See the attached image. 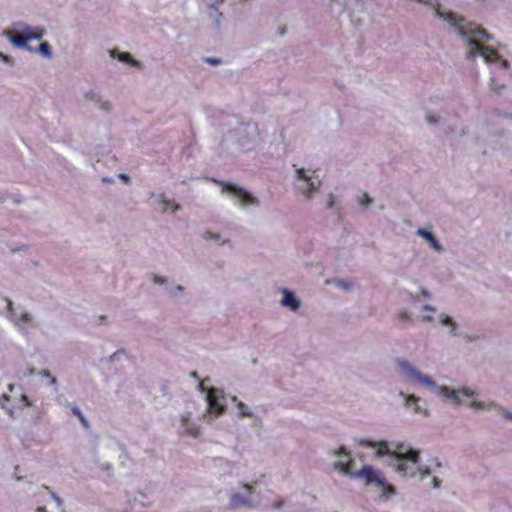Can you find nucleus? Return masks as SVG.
<instances>
[{"label": "nucleus", "mask_w": 512, "mask_h": 512, "mask_svg": "<svg viewBox=\"0 0 512 512\" xmlns=\"http://www.w3.org/2000/svg\"><path fill=\"white\" fill-rule=\"evenodd\" d=\"M363 447L374 448L376 458L387 456L385 463L392 467L402 477H416L424 479L431 475V470L427 466L420 464V451L412 448L407 443H391L385 440L373 441L367 439L359 440Z\"/></svg>", "instance_id": "1"}, {"label": "nucleus", "mask_w": 512, "mask_h": 512, "mask_svg": "<svg viewBox=\"0 0 512 512\" xmlns=\"http://www.w3.org/2000/svg\"><path fill=\"white\" fill-rule=\"evenodd\" d=\"M337 461L334 463V468L339 472L363 480L367 486H376L380 488L383 496L395 495V487L386 481V478L381 471L376 470L371 465H364L360 470L354 469V461L350 457V452L346 447L341 446L333 451Z\"/></svg>", "instance_id": "2"}, {"label": "nucleus", "mask_w": 512, "mask_h": 512, "mask_svg": "<svg viewBox=\"0 0 512 512\" xmlns=\"http://www.w3.org/2000/svg\"><path fill=\"white\" fill-rule=\"evenodd\" d=\"M399 371L409 380L418 381L421 384L433 389L434 393L445 400L450 401L455 406L462 404L461 396L474 397L476 392L470 388L463 387L452 389L448 386L438 385L430 376L423 374L411 362L406 359H397Z\"/></svg>", "instance_id": "3"}, {"label": "nucleus", "mask_w": 512, "mask_h": 512, "mask_svg": "<svg viewBox=\"0 0 512 512\" xmlns=\"http://www.w3.org/2000/svg\"><path fill=\"white\" fill-rule=\"evenodd\" d=\"M464 22L467 24V26H471V31L473 33H471L470 40L472 42H474V47H475L473 56L468 57L467 56L468 51H469L468 42H467V40L463 39L462 37H459L464 43L465 59H467L469 61H473L477 57H482L486 63H494V62L500 61V65L503 68L508 69L510 67L509 62L505 59H501V57L499 56V54L496 52L495 49L486 45V43L490 42L493 39V36L491 34H489L485 29H483L480 25L475 24L471 21H468L465 17H464Z\"/></svg>", "instance_id": "4"}, {"label": "nucleus", "mask_w": 512, "mask_h": 512, "mask_svg": "<svg viewBox=\"0 0 512 512\" xmlns=\"http://www.w3.org/2000/svg\"><path fill=\"white\" fill-rule=\"evenodd\" d=\"M294 168V182L293 186L295 191L302 195L306 200H310L314 197L322 185V180L316 172L311 169L297 167Z\"/></svg>", "instance_id": "5"}, {"label": "nucleus", "mask_w": 512, "mask_h": 512, "mask_svg": "<svg viewBox=\"0 0 512 512\" xmlns=\"http://www.w3.org/2000/svg\"><path fill=\"white\" fill-rule=\"evenodd\" d=\"M256 482H239L238 489H231L228 493L229 507L231 509H254L258 506Z\"/></svg>", "instance_id": "6"}, {"label": "nucleus", "mask_w": 512, "mask_h": 512, "mask_svg": "<svg viewBox=\"0 0 512 512\" xmlns=\"http://www.w3.org/2000/svg\"><path fill=\"white\" fill-rule=\"evenodd\" d=\"M229 137L241 148L250 150L259 143V129L255 123L240 124L230 132Z\"/></svg>", "instance_id": "7"}, {"label": "nucleus", "mask_w": 512, "mask_h": 512, "mask_svg": "<svg viewBox=\"0 0 512 512\" xmlns=\"http://www.w3.org/2000/svg\"><path fill=\"white\" fill-rule=\"evenodd\" d=\"M215 182L221 186L223 193H226L227 195L235 199L236 203L239 204L241 207H245L247 205L258 206L260 204L259 199L257 197L253 196L247 190L236 184L216 180Z\"/></svg>", "instance_id": "8"}, {"label": "nucleus", "mask_w": 512, "mask_h": 512, "mask_svg": "<svg viewBox=\"0 0 512 512\" xmlns=\"http://www.w3.org/2000/svg\"><path fill=\"white\" fill-rule=\"evenodd\" d=\"M225 394L222 390L211 387L207 391V412L208 415L204 416L207 422L213 421L216 417L222 416L226 412V405L222 403Z\"/></svg>", "instance_id": "9"}, {"label": "nucleus", "mask_w": 512, "mask_h": 512, "mask_svg": "<svg viewBox=\"0 0 512 512\" xmlns=\"http://www.w3.org/2000/svg\"><path fill=\"white\" fill-rule=\"evenodd\" d=\"M83 99L87 104H93L98 109L105 113H110L113 109V104L106 99L100 91L89 89L83 93Z\"/></svg>", "instance_id": "10"}, {"label": "nucleus", "mask_w": 512, "mask_h": 512, "mask_svg": "<svg viewBox=\"0 0 512 512\" xmlns=\"http://www.w3.org/2000/svg\"><path fill=\"white\" fill-rule=\"evenodd\" d=\"M13 28L28 40H41L45 34L44 28L38 26L33 27L24 22L15 23Z\"/></svg>", "instance_id": "11"}, {"label": "nucleus", "mask_w": 512, "mask_h": 512, "mask_svg": "<svg viewBox=\"0 0 512 512\" xmlns=\"http://www.w3.org/2000/svg\"><path fill=\"white\" fill-rule=\"evenodd\" d=\"M280 293L282 294V299L280 301L281 306L293 312L299 310L301 301L293 291L287 288H282L280 289Z\"/></svg>", "instance_id": "12"}, {"label": "nucleus", "mask_w": 512, "mask_h": 512, "mask_svg": "<svg viewBox=\"0 0 512 512\" xmlns=\"http://www.w3.org/2000/svg\"><path fill=\"white\" fill-rule=\"evenodd\" d=\"M181 427L189 436L194 438L200 436V426L192 420L191 412H185L181 415Z\"/></svg>", "instance_id": "13"}, {"label": "nucleus", "mask_w": 512, "mask_h": 512, "mask_svg": "<svg viewBox=\"0 0 512 512\" xmlns=\"http://www.w3.org/2000/svg\"><path fill=\"white\" fill-rule=\"evenodd\" d=\"M399 395L405 399V406L412 407L415 413L422 414L426 417L430 415L428 409L419 404L421 401L420 397L414 394H405L403 391L399 392Z\"/></svg>", "instance_id": "14"}, {"label": "nucleus", "mask_w": 512, "mask_h": 512, "mask_svg": "<svg viewBox=\"0 0 512 512\" xmlns=\"http://www.w3.org/2000/svg\"><path fill=\"white\" fill-rule=\"evenodd\" d=\"M3 35L9 39V41L16 47L26 49L30 52L33 51L32 47L28 44V39H26L19 32H16L14 28L11 30H4Z\"/></svg>", "instance_id": "15"}, {"label": "nucleus", "mask_w": 512, "mask_h": 512, "mask_svg": "<svg viewBox=\"0 0 512 512\" xmlns=\"http://www.w3.org/2000/svg\"><path fill=\"white\" fill-rule=\"evenodd\" d=\"M109 55L113 59H117L118 61L131 65L133 67L142 68V63L133 58V56L129 52H120L117 49L109 50Z\"/></svg>", "instance_id": "16"}, {"label": "nucleus", "mask_w": 512, "mask_h": 512, "mask_svg": "<svg viewBox=\"0 0 512 512\" xmlns=\"http://www.w3.org/2000/svg\"><path fill=\"white\" fill-rule=\"evenodd\" d=\"M416 235L425 239L437 253H444L445 249L432 232L423 228H419L416 230Z\"/></svg>", "instance_id": "17"}, {"label": "nucleus", "mask_w": 512, "mask_h": 512, "mask_svg": "<svg viewBox=\"0 0 512 512\" xmlns=\"http://www.w3.org/2000/svg\"><path fill=\"white\" fill-rule=\"evenodd\" d=\"M439 323L442 326H445L449 329V334L453 337H457L459 334V326L456 321L452 317H450L447 314H440L439 315Z\"/></svg>", "instance_id": "18"}, {"label": "nucleus", "mask_w": 512, "mask_h": 512, "mask_svg": "<svg viewBox=\"0 0 512 512\" xmlns=\"http://www.w3.org/2000/svg\"><path fill=\"white\" fill-rule=\"evenodd\" d=\"M231 400L236 405L239 418L253 417V411L248 405H246L244 402L240 401L236 396H232Z\"/></svg>", "instance_id": "19"}, {"label": "nucleus", "mask_w": 512, "mask_h": 512, "mask_svg": "<svg viewBox=\"0 0 512 512\" xmlns=\"http://www.w3.org/2000/svg\"><path fill=\"white\" fill-rule=\"evenodd\" d=\"M151 197L154 199V202L160 207V211L162 213H165L168 210V207H170L171 200L168 199L165 195H156L152 193Z\"/></svg>", "instance_id": "20"}, {"label": "nucleus", "mask_w": 512, "mask_h": 512, "mask_svg": "<svg viewBox=\"0 0 512 512\" xmlns=\"http://www.w3.org/2000/svg\"><path fill=\"white\" fill-rule=\"evenodd\" d=\"M327 284H333L339 289L349 292L353 289V284L350 281L341 279V278H333L332 280H327Z\"/></svg>", "instance_id": "21"}, {"label": "nucleus", "mask_w": 512, "mask_h": 512, "mask_svg": "<svg viewBox=\"0 0 512 512\" xmlns=\"http://www.w3.org/2000/svg\"><path fill=\"white\" fill-rule=\"evenodd\" d=\"M470 407L473 409H476V410H497L499 412V408L501 406H499L498 404H496L494 402H490V403L486 404L484 402L474 400L471 402Z\"/></svg>", "instance_id": "22"}, {"label": "nucleus", "mask_w": 512, "mask_h": 512, "mask_svg": "<svg viewBox=\"0 0 512 512\" xmlns=\"http://www.w3.org/2000/svg\"><path fill=\"white\" fill-rule=\"evenodd\" d=\"M446 116L447 114L443 115L441 113H429L426 115V122L430 125L444 124L446 123Z\"/></svg>", "instance_id": "23"}, {"label": "nucleus", "mask_w": 512, "mask_h": 512, "mask_svg": "<svg viewBox=\"0 0 512 512\" xmlns=\"http://www.w3.org/2000/svg\"><path fill=\"white\" fill-rule=\"evenodd\" d=\"M42 489L51 495V498L55 502L58 510L60 512H65L64 501L49 486H43Z\"/></svg>", "instance_id": "24"}, {"label": "nucleus", "mask_w": 512, "mask_h": 512, "mask_svg": "<svg viewBox=\"0 0 512 512\" xmlns=\"http://www.w3.org/2000/svg\"><path fill=\"white\" fill-rule=\"evenodd\" d=\"M6 302H7V306H6V316L7 318L12 322L14 323V325H18V320H17V314L15 313L14 311V303L11 299L9 298H6Z\"/></svg>", "instance_id": "25"}, {"label": "nucleus", "mask_w": 512, "mask_h": 512, "mask_svg": "<svg viewBox=\"0 0 512 512\" xmlns=\"http://www.w3.org/2000/svg\"><path fill=\"white\" fill-rule=\"evenodd\" d=\"M356 200H357V203L365 209L370 207L374 202L373 198L370 197L367 193H362V194L358 195Z\"/></svg>", "instance_id": "26"}, {"label": "nucleus", "mask_w": 512, "mask_h": 512, "mask_svg": "<svg viewBox=\"0 0 512 512\" xmlns=\"http://www.w3.org/2000/svg\"><path fill=\"white\" fill-rule=\"evenodd\" d=\"M69 407L71 408V411L72 413L79 419V421L81 422V424L85 427V428H88L89 427V422L88 420L86 419V417L83 415L82 411L80 410L79 407H77L76 405H69Z\"/></svg>", "instance_id": "27"}, {"label": "nucleus", "mask_w": 512, "mask_h": 512, "mask_svg": "<svg viewBox=\"0 0 512 512\" xmlns=\"http://www.w3.org/2000/svg\"><path fill=\"white\" fill-rule=\"evenodd\" d=\"M410 297L414 301H420L421 298L430 299L432 297V294L425 287H421L419 293H410Z\"/></svg>", "instance_id": "28"}, {"label": "nucleus", "mask_w": 512, "mask_h": 512, "mask_svg": "<svg viewBox=\"0 0 512 512\" xmlns=\"http://www.w3.org/2000/svg\"><path fill=\"white\" fill-rule=\"evenodd\" d=\"M35 52L41 54L44 57L51 58L52 57V51L51 47L48 42H42L38 49L34 50Z\"/></svg>", "instance_id": "29"}, {"label": "nucleus", "mask_w": 512, "mask_h": 512, "mask_svg": "<svg viewBox=\"0 0 512 512\" xmlns=\"http://www.w3.org/2000/svg\"><path fill=\"white\" fill-rule=\"evenodd\" d=\"M457 337H461L466 343L476 342L483 338V336L479 334H468L461 331L459 332Z\"/></svg>", "instance_id": "30"}, {"label": "nucleus", "mask_w": 512, "mask_h": 512, "mask_svg": "<svg viewBox=\"0 0 512 512\" xmlns=\"http://www.w3.org/2000/svg\"><path fill=\"white\" fill-rule=\"evenodd\" d=\"M457 121H454V122H450L448 121V119L446 118V123H444L443 125H445V128H444V133L446 135H449V134H452V133H456L458 131V126H457Z\"/></svg>", "instance_id": "31"}, {"label": "nucleus", "mask_w": 512, "mask_h": 512, "mask_svg": "<svg viewBox=\"0 0 512 512\" xmlns=\"http://www.w3.org/2000/svg\"><path fill=\"white\" fill-rule=\"evenodd\" d=\"M123 354H124V350L123 349L117 350L112 355H110L107 358H105L104 362L106 364H113V363L119 361L120 360V356L123 355Z\"/></svg>", "instance_id": "32"}, {"label": "nucleus", "mask_w": 512, "mask_h": 512, "mask_svg": "<svg viewBox=\"0 0 512 512\" xmlns=\"http://www.w3.org/2000/svg\"><path fill=\"white\" fill-rule=\"evenodd\" d=\"M10 399V396L6 393H4L1 397H0V405L2 406L3 409L6 410V412L11 416V417H15V413H14V409L13 408H10V407H7L5 404H4V401H8Z\"/></svg>", "instance_id": "33"}, {"label": "nucleus", "mask_w": 512, "mask_h": 512, "mask_svg": "<svg viewBox=\"0 0 512 512\" xmlns=\"http://www.w3.org/2000/svg\"><path fill=\"white\" fill-rule=\"evenodd\" d=\"M184 292V287L182 285H176L175 287L168 290L169 296L173 298H179L182 296Z\"/></svg>", "instance_id": "34"}, {"label": "nucleus", "mask_w": 512, "mask_h": 512, "mask_svg": "<svg viewBox=\"0 0 512 512\" xmlns=\"http://www.w3.org/2000/svg\"><path fill=\"white\" fill-rule=\"evenodd\" d=\"M29 250V246L24 243H18L16 245H13L10 247V252L12 254L20 253V252H27Z\"/></svg>", "instance_id": "35"}, {"label": "nucleus", "mask_w": 512, "mask_h": 512, "mask_svg": "<svg viewBox=\"0 0 512 512\" xmlns=\"http://www.w3.org/2000/svg\"><path fill=\"white\" fill-rule=\"evenodd\" d=\"M202 238L204 240H214V241H219L221 236L220 234H217V233H214L212 231H205L203 234H202Z\"/></svg>", "instance_id": "36"}, {"label": "nucleus", "mask_w": 512, "mask_h": 512, "mask_svg": "<svg viewBox=\"0 0 512 512\" xmlns=\"http://www.w3.org/2000/svg\"><path fill=\"white\" fill-rule=\"evenodd\" d=\"M17 320L18 325L20 324V322L31 323L33 320V316L29 312H22L19 317L17 316Z\"/></svg>", "instance_id": "37"}, {"label": "nucleus", "mask_w": 512, "mask_h": 512, "mask_svg": "<svg viewBox=\"0 0 512 512\" xmlns=\"http://www.w3.org/2000/svg\"><path fill=\"white\" fill-rule=\"evenodd\" d=\"M285 504V500L284 498L282 497H278L276 500H274L271 504V508L276 510V511H279L283 508Z\"/></svg>", "instance_id": "38"}, {"label": "nucleus", "mask_w": 512, "mask_h": 512, "mask_svg": "<svg viewBox=\"0 0 512 512\" xmlns=\"http://www.w3.org/2000/svg\"><path fill=\"white\" fill-rule=\"evenodd\" d=\"M97 465H98V467H99L102 471L106 472V473H107V474H109V475L111 474V472H112V465H111L110 463H108V462L98 463V462H97Z\"/></svg>", "instance_id": "39"}, {"label": "nucleus", "mask_w": 512, "mask_h": 512, "mask_svg": "<svg viewBox=\"0 0 512 512\" xmlns=\"http://www.w3.org/2000/svg\"><path fill=\"white\" fill-rule=\"evenodd\" d=\"M489 85H490V89L493 90L494 92H499L504 87L503 84L497 83L494 78L490 79Z\"/></svg>", "instance_id": "40"}, {"label": "nucleus", "mask_w": 512, "mask_h": 512, "mask_svg": "<svg viewBox=\"0 0 512 512\" xmlns=\"http://www.w3.org/2000/svg\"><path fill=\"white\" fill-rule=\"evenodd\" d=\"M204 62H206L212 66H217L222 63V60L220 58H216V57H206V58H204Z\"/></svg>", "instance_id": "41"}, {"label": "nucleus", "mask_w": 512, "mask_h": 512, "mask_svg": "<svg viewBox=\"0 0 512 512\" xmlns=\"http://www.w3.org/2000/svg\"><path fill=\"white\" fill-rule=\"evenodd\" d=\"M153 282L158 285H164L167 283V278L164 276L154 275Z\"/></svg>", "instance_id": "42"}, {"label": "nucleus", "mask_w": 512, "mask_h": 512, "mask_svg": "<svg viewBox=\"0 0 512 512\" xmlns=\"http://www.w3.org/2000/svg\"><path fill=\"white\" fill-rule=\"evenodd\" d=\"M0 59L6 63V64H9V65H14V60L12 57L6 55V54H3L2 52H0Z\"/></svg>", "instance_id": "43"}, {"label": "nucleus", "mask_w": 512, "mask_h": 512, "mask_svg": "<svg viewBox=\"0 0 512 512\" xmlns=\"http://www.w3.org/2000/svg\"><path fill=\"white\" fill-rule=\"evenodd\" d=\"M209 379L206 378L204 381H201L199 384H198V388L199 390L205 394V398L207 399V391H209L211 388H207L205 386V382L208 381Z\"/></svg>", "instance_id": "44"}, {"label": "nucleus", "mask_w": 512, "mask_h": 512, "mask_svg": "<svg viewBox=\"0 0 512 512\" xmlns=\"http://www.w3.org/2000/svg\"><path fill=\"white\" fill-rule=\"evenodd\" d=\"M499 413L502 415V417H504L505 419H508V420H511L512 421V412H509L507 411L505 408L503 407H500L499 408Z\"/></svg>", "instance_id": "45"}, {"label": "nucleus", "mask_w": 512, "mask_h": 512, "mask_svg": "<svg viewBox=\"0 0 512 512\" xmlns=\"http://www.w3.org/2000/svg\"><path fill=\"white\" fill-rule=\"evenodd\" d=\"M20 401H21L23 407H30L32 405L30 399L25 394H22L20 396Z\"/></svg>", "instance_id": "46"}, {"label": "nucleus", "mask_w": 512, "mask_h": 512, "mask_svg": "<svg viewBox=\"0 0 512 512\" xmlns=\"http://www.w3.org/2000/svg\"><path fill=\"white\" fill-rule=\"evenodd\" d=\"M399 319L402 320V321H410L411 320V315L407 311H402V312L399 313Z\"/></svg>", "instance_id": "47"}, {"label": "nucleus", "mask_w": 512, "mask_h": 512, "mask_svg": "<svg viewBox=\"0 0 512 512\" xmlns=\"http://www.w3.org/2000/svg\"><path fill=\"white\" fill-rule=\"evenodd\" d=\"M431 484L434 489H439L441 487L442 481L437 477H433Z\"/></svg>", "instance_id": "48"}, {"label": "nucleus", "mask_w": 512, "mask_h": 512, "mask_svg": "<svg viewBox=\"0 0 512 512\" xmlns=\"http://www.w3.org/2000/svg\"><path fill=\"white\" fill-rule=\"evenodd\" d=\"M422 311L435 313L437 311V308L433 305L426 304L422 307Z\"/></svg>", "instance_id": "49"}, {"label": "nucleus", "mask_w": 512, "mask_h": 512, "mask_svg": "<svg viewBox=\"0 0 512 512\" xmlns=\"http://www.w3.org/2000/svg\"><path fill=\"white\" fill-rule=\"evenodd\" d=\"M8 192L0 189V203H4L7 199H9Z\"/></svg>", "instance_id": "50"}, {"label": "nucleus", "mask_w": 512, "mask_h": 512, "mask_svg": "<svg viewBox=\"0 0 512 512\" xmlns=\"http://www.w3.org/2000/svg\"><path fill=\"white\" fill-rule=\"evenodd\" d=\"M180 208L181 206L173 201H171L170 207H168L172 213H176L178 210H180Z\"/></svg>", "instance_id": "51"}, {"label": "nucleus", "mask_w": 512, "mask_h": 512, "mask_svg": "<svg viewBox=\"0 0 512 512\" xmlns=\"http://www.w3.org/2000/svg\"><path fill=\"white\" fill-rule=\"evenodd\" d=\"M119 178L126 184L130 183V176L124 173L119 174Z\"/></svg>", "instance_id": "52"}, {"label": "nucleus", "mask_w": 512, "mask_h": 512, "mask_svg": "<svg viewBox=\"0 0 512 512\" xmlns=\"http://www.w3.org/2000/svg\"><path fill=\"white\" fill-rule=\"evenodd\" d=\"M39 375H41L42 377H45V378H50L51 377V373L48 369H42L39 371Z\"/></svg>", "instance_id": "53"}, {"label": "nucleus", "mask_w": 512, "mask_h": 512, "mask_svg": "<svg viewBox=\"0 0 512 512\" xmlns=\"http://www.w3.org/2000/svg\"><path fill=\"white\" fill-rule=\"evenodd\" d=\"M334 206V195L330 194L327 201V207L331 209Z\"/></svg>", "instance_id": "54"}, {"label": "nucleus", "mask_w": 512, "mask_h": 512, "mask_svg": "<svg viewBox=\"0 0 512 512\" xmlns=\"http://www.w3.org/2000/svg\"><path fill=\"white\" fill-rule=\"evenodd\" d=\"M255 425L260 426L262 421L261 419L253 413V417H250Z\"/></svg>", "instance_id": "55"}, {"label": "nucleus", "mask_w": 512, "mask_h": 512, "mask_svg": "<svg viewBox=\"0 0 512 512\" xmlns=\"http://www.w3.org/2000/svg\"><path fill=\"white\" fill-rule=\"evenodd\" d=\"M35 512H48L45 506H39L35 509Z\"/></svg>", "instance_id": "56"}, {"label": "nucleus", "mask_w": 512, "mask_h": 512, "mask_svg": "<svg viewBox=\"0 0 512 512\" xmlns=\"http://www.w3.org/2000/svg\"><path fill=\"white\" fill-rule=\"evenodd\" d=\"M466 134H467V131H466V129H465V128H461V129L459 130V135H460L461 137L466 136Z\"/></svg>", "instance_id": "57"}, {"label": "nucleus", "mask_w": 512, "mask_h": 512, "mask_svg": "<svg viewBox=\"0 0 512 512\" xmlns=\"http://www.w3.org/2000/svg\"><path fill=\"white\" fill-rule=\"evenodd\" d=\"M49 379H50V384H51V385H53V386H54V385H56V384H57V379H56L55 377L51 376Z\"/></svg>", "instance_id": "58"}, {"label": "nucleus", "mask_w": 512, "mask_h": 512, "mask_svg": "<svg viewBox=\"0 0 512 512\" xmlns=\"http://www.w3.org/2000/svg\"><path fill=\"white\" fill-rule=\"evenodd\" d=\"M424 322H431L433 318L431 316H424L422 319Z\"/></svg>", "instance_id": "59"}, {"label": "nucleus", "mask_w": 512, "mask_h": 512, "mask_svg": "<svg viewBox=\"0 0 512 512\" xmlns=\"http://www.w3.org/2000/svg\"><path fill=\"white\" fill-rule=\"evenodd\" d=\"M435 465H436L437 468H441L442 467V463L438 459L435 460Z\"/></svg>", "instance_id": "60"}, {"label": "nucleus", "mask_w": 512, "mask_h": 512, "mask_svg": "<svg viewBox=\"0 0 512 512\" xmlns=\"http://www.w3.org/2000/svg\"><path fill=\"white\" fill-rule=\"evenodd\" d=\"M14 388H15V385H14V384H9V385H8V390H9L10 392H11V391H13V390H14Z\"/></svg>", "instance_id": "61"}, {"label": "nucleus", "mask_w": 512, "mask_h": 512, "mask_svg": "<svg viewBox=\"0 0 512 512\" xmlns=\"http://www.w3.org/2000/svg\"><path fill=\"white\" fill-rule=\"evenodd\" d=\"M33 373H34V369H33V368H31V369H29V370H28V372H27V374H26V375L30 376V375H32Z\"/></svg>", "instance_id": "62"}, {"label": "nucleus", "mask_w": 512, "mask_h": 512, "mask_svg": "<svg viewBox=\"0 0 512 512\" xmlns=\"http://www.w3.org/2000/svg\"><path fill=\"white\" fill-rule=\"evenodd\" d=\"M14 202L17 203V204H20L21 203V199H14Z\"/></svg>", "instance_id": "63"}, {"label": "nucleus", "mask_w": 512, "mask_h": 512, "mask_svg": "<svg viewBox=\"0 0 512 512\" xmlns=\"http://www.w3.org/2000/svg\"><path fill=\"white\" fill-rule=\"evenodd\" d=\"M103 182L110 183L111 181H110V179H108V178H103Z\"/></svg>", "instance_id": "64"}]
</instances>
